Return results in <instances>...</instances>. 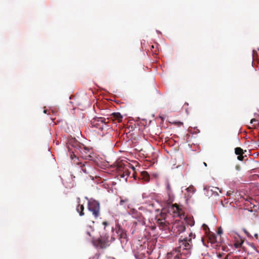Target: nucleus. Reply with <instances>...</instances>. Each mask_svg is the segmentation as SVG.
Segmentation results:
<instances>
[{
	"label": "nucleus",
	"mask_w": 259,
	"mask_h": 259,
	"mask_svg": "<svg viewBox=\"0 0 259 259\" xmlns=\"http://www.w3.org/2000/svg\"><path fill=\"white\" fill-rule=\"evenodd\" d=\"M195 238V235L192 232L189 234L188 237L181 236L179 240V246L168 253L165 259H186L190 254L192 239Z\"/></svg>",
	"instance_id": "obj_1"
},
{
	"label": "nucleus",
	"mask_w": 259,
	"mask_h": 259,
	"mask_svg": "<svg viewBox=\"0 0 259 259\" xmlns=\"http://www.w3.org/2000/svg\"><path fill=\"white\" fill-rule=\"evenodd\" d=\"M68 149L70 152V158L72 160H74V158L77 159L75 153H77L78 151L80 152L81 157L83 159H88L92 157L91 156L93 153L92 149L79 143L75 138L69 140Z\"/></svg>",
	"instance_id": "obj_2"
},
{
	"label": "nucleus",
	"mask_w": 259,
	"mask_h": 259,
	"mask_svg": "<svg viewBox=\"0 0 259 259\" xmlns=\"http://www.w3.org/2000/svg\"><path fill=\"white\" fill-rule=\"evenodd\" d=\"M73 163L74 164L78 165L83 173L91 177V175L94 170V164L93 161H79L78 159H75L73 160Z\"/></svg>",
	"instance_id": "obj_3"
},
{
	"label": "nucleus",
	"mask_w": 259,
	"mask_h": 259,
	"mask_svg": "<svg viewBox=\"0 0 259 259\" xmlns=\"http://www.w3.org/2000/svg\"><path fill=\"white\" fill-rule=\"evenodd\" d=\"M93 244L97 247L101 249L106 248L110 245L108 235L106 234L101 235L97 240L93 241Z\"/></svg>",
	"instance_id": "obj_4"
},
{
	"label": "nucleus",
	"mask_w": 259,
	"mask_h": 259,
	"mask_svg": "<svg viewBox=\"0 0 259 259\" xmlns=\"http://www.w3.org/2000/svg\"><path fill=\"white\" fill-rule=\"evenodd\" d=\"M88 208L92 212L95 219H97L100 215V207L99 203L95 200L88 202Z\"/></svg>",
	"instance_id": "obj_5"
},
{
	"label": "nucleus",
	"mask_w": 259,
	"mask_h": 259,
	"mask_svg": "<svg viewBox=\"0 0 259 259\" xmlns=\"http://www.w3.org/2000/svg\"><path fill=\"white\" fill-rule=\"evenodd\" d=\"M108 122H106V119L104 117H95L91 121V124L92 126L95 127L99 130H103L105 125Z\"/></svg>",
	"instance_id": "obj_6"
},
{
	"label": "nucleus",
	"mask_w": 259,
	"mask_h": 259,
	"mask_svg": "<svg viewBox=\"0 0 259 259\" xmlns=\"http://www.w3.org/2000/svg\"><path fill=\"white\" fill-rule=\"evenodd\" d=\"M164 214H161V218H158L156 219V223L158 225L160 229L165 230L168 228L169 223H168L165 219Z\"/></svg>",
	"instance_id": "obj_7"
},
{
	"label": "nucleus",
	"mask_w": 259,
	"mask_h": 259,
	"mask_svg": "<svg viewBox=\"0 0 259 259\" xmlns=\"http://www.w3.org/2000/svg\"><path fill=\"white\" fill-rule=\"evenodd\" d=\"M172 230L174 233L177 234H180L185 231L186 227L183 222H178L174 224Z\"/></svg>",
	"instance_id": "obj_8"
},
{
	"label": "nucleus",
	"mask_w": 259,
	"mask_h": 259,
	"mask_svg": "<svg viewBox=\"0 0 259 259\" xmlns=\"http://www.w3.org/2000/svg\"><path fill=\"white\" fill-rule=\"evenodd\" d=\"M80 199L79 198H77V202L78 203L76 206V210L79 213V216L82 217L84 215V207L83 204H80Z\"/></svg>",
	"instance_id": "obj_9"
},
{
	"label": "nucleus",
	"mask_w": 259,
	"mask_h": 259,
	"mask_svg": "<svg viewBox=\"0 0 259 259\" xmlns=\"http://www.w3.org/2000/svg\"><path fill=\"white\" fill-rule=\"evenodd\" d=\"M122 116L119 112H114L110 115V118L113 120H117L118 122L122 121Z\"/></svg>",
	"instance_id": "obj_10"
},
{
	"label": "nucleus",
	"mask_w": 259,
	"mask_h": 259,
	"mask_svg": "<svg viewBox=\"0 0 259 259\" xmlns=\"http://www.w3.org/2000/svg\"><path fill=\"white\" fill-rule=\"evenodd\" d=\"M117 234H118V236L119 237L120 239H125L126 237V234L125 232V231L121 228V227H119L116 230Z\"/></svg>",
	"instance_id": "obj_11"
},
{
	"label": "nucleus",
	"mask_w": 259,
	"mask_h": 259,
	"mask_svg": "<svg viewBox=\"0 0 259 259\" xmlns=\"http://www.w3.org/2000/svg\"><path fill=\"white\" fill-rule=\"evenodd\" d=\"M131 214L133 215V217L134 218H137V219L138 218L140 221L141 220V218L142 217V214L141 213L139 212L137 210H136L134 209H133L131 210Z\"/></svg>",
	"instance_id": "obj_12"
},
{
	"label": "nucleus",
	"mask_w": 259,
	"mask_h": 259,
	"mask_svg": "<svg viewBox=\"0 0 259 259\" xmlns=\"http://www.w3.org/2000/svg\"><path fill=\"white\" fill-rule=\"evenodd\" d=\"M158 46L159 45L158 44H155L154 45H152L150 47L151 51L153 54L157 55L158 54V53L159 52V50L158 49Z\"/></svg>",
	"instance_id": "obj_13"
},
{
	"label": "nucleus",
	"mask_w": 259,
	"mask_h": 259,
	"mask_svg": "<svg viewBox=\"0 0 259 259\" xmlns=\"http://www.w3.org/2000/svg\"><path fill=\"white\" fill-rule=\"evenodd\" d=\"M142 179L146 182H148L150 180V176L148 173L146 171H143L141 172Z\"/></svg>",
	"instance_id": "obj_14"
},
{
	"label": "nucleus",
	"mask_w": 259,
	"mask_h": 259,
	"mask_svg": "<svg viewBox=\"0 0 259 259\" xmlns=\"http://www.w3.org/2000/svg\"><path fill=\"white\" fill-rule=\"evenodd\" d=\"M246 150H243L240 147H237L235 149V153L237 155H243L244 153V152H246Z\"/></svg>",
	"instance_id": "obj_15"
},
{
	"label": "nucleus",
	"mask_w": 259,
	"mask_h": 259,
	"mask_svg": "<svg viewBox=\"0 0 259 259\" xmlns=\"http://www.w3.org/2000/svg\"><path fill=\"white\" fill-rule=\"evenodd\" d=\"M93 231H94L93 228L91 225H89V226H88V227L86 229L85 233L87 234V235H89L90 237H91L92 233Z\"/></svg>",
	"instance_id": "obj_16"
},
{
	"label": "nucleus",
	"mask_w": 259,
	"mask_h": 259,
	"mask_svg": "<svg viewBox=\"0 0 259 259\" xmlns=\"http://www.w3.org/2000/svg\"><path fill=\"white\" fill-rule=\"evenodd\" d=\"M250 123L252 124L253 128H257L259 125V122L257 120L253 118L250 120Z\"/></svg>",
	"instance_id": "obj_17"
},
{
	"label": "nucleus",
	"mask_w": 259,
	"mask_h": 259,
	"mask_svg": "<svg viewBox=\"0 0 259 259\" xmlns=\"http://www.w3.org/2000/svg\"><path fill=\"white\" fill-rule=\"evenodd\" d=\"M209 241L211 243H214L217 242V237L214 234H210L208 237Z\"/></svg>",
	"instance_id": "obj_18"
},
{
	"label": "nucleus",
	"mask_w": 259,
	"mask_h": 259,
	"mask_svg": "<svg viewBox=\"0 0 259 259\" xmlns=\"http://www.w3.org/2000/svg\"><path fill=\"white\" fill-rule=\"evenodd\" d=\"M232 259H246V258L243 255H234Z\"/></svg>",
	"instance_id": "obj_19"
},
{
	"label": "nucleus",
	"mask_w": 259,
	"mask_h": 259,
	"mask_svg": "<svg viewBox=\"0 0 259 259\" xmlns=\"http://www.w3.org/2000/svg\"><path fill=\"white\" fill-rule=\"evenodd\" d=\"M128 201V200L127 199L123 200L121 199L119 202L120 205H124V204Z\"/></svg>",
	"instance_id": "obj_20"
},
{
	"label": "nucleus",
	"mask_w": 259,
	"mask_h": 259,
	"mask_svg": "<svg viewBox=\"0 0 259 259\" xmlns=\"http://www.w3.org/2000/svg\"><path fill=\"white\" fill-rule=\"evenodd\" d=\"M244 159V156L243 155H238L237 156V159L240 161H242Z\"/></svg>",
	"instance_id": "obj_21"
},
{
	"label": "nucleus",
	"mask_w": 259,
	"mask_h": 259,
	"mask_svg": "<svg viewBox=\"0 0 259 259\" xmlns=\"http://www.w3.org/2000/svg\"><path fill=\"white\" fill-rule=\"evenodd\" d=\"M217 233L219 235H221V234H222L223 233V230L221 229V228H218Z\"/></svg>",
	"instance_id": "obj_22"
},
{
	"label": "nucleus",
	"mask_w": 259,
	"mask_h": 259,
	"mask_svg": "<svg viewBox=\"0 0 259 259\" xmlns=\"http://www.w3.org/2000/svg\"><path fill=\"white\" fill-rule=\"evenodd\" d=\"M242 243V242L241 243H236L235 244V245L236 247H239L241 246Z\"/></svg>",
	"instance_id": "obj_23"
},
{
	"label": "nucleus",
	"mask_w": 259,
	"mask_h": 259,
	"mask_svg": "<svg viewBox=\"0 0 259 259\" xmlns=\"http://www.w3.org/2000/svg\"><path fill=\"white\" fill-rule=\"evenodd\" d=\"M203 227L204 230H205V231H206V230H207V229H208V228L207 226V225H205V224H204V225H203Z\"/></svg>",
	"instance_id": "obj_24"
},
{
	"label": "nucleus",
	"mask_w": 259,
	"mask_h": 259,
	"mask_svg": "<svg viewBox=\"0 0 259 259\" xmlns=\"http://www.w3.org/2000/svg\"><path fill=\"white\" fill-rule=\"evenodd\" d=\"M224 259H232L230 257V255L229 254H228L225 258Z\"/></svg>",
	"instance_id": "obj_25"
},
{
	"label": "nucleus",
	"mask_w": 259,
	"mask_h": 259,
	"mask_svg": "<svg viewBox=\"0 0 259 259\" xmlns=\"http://www.w3.org/2000/svg\"><path fill=\"white\" fill-rule=\"evenodd\" d=\"M108 224L109 223L105 221L103 222V225H104L105 226L108 225Z\"/></svg>",
	"instance_id": "obj_26"
},
{
	"label": "nucleus",
	"mask_w": 259,
	"mask_h": 259,
	"mask_svg": "<svg viewBox=\"0 0 259 259\" xmlns=\"http://www.w3.org/2000/svg\"><path fill=\"white\" fill-rule=\"evenodd\" d=\"M191 189H193V187H189V188H187L186 189V190H187V191H190V190H191Z\"/></svg>",
	"instance_id": "obj_27"
},
{
	"label": "nucleus",
	"mask_w": 259,
	"mask_h": 259,
	"mask_svg": "<svg viewBox=\"0 0 259 259\" xmlns=\"http://www.w3.org/2000/svg\"><path fill=\"white\" fill-rule=\"evenodd\" d=\"M167 188L168 190H170V185L168 184L167 185Z\"/></svg>",
	"instance_id": "obj_28"
},
{
	"label": "nucleus",
	"mask_w": 259,
	"mask_h": 259,
	"mask_svg": "<svg viewBox=\"0 0 259 259\" xmlns=\"http://www.w3.org/2000/svg\"><path fill=\"white\" fill-rule=\"evenodd\" d=\"M203 164L205 166H207V164L205 162H203Z\"/></svg>",
	"instance_id": "obj_29"
},
{
	"label": "nucleus",
	"mask_w": 259,
	"mask_h": 259,
	"mask_svg": "<svg viewBox=\"0 0 259 259\" xmlns=\"http://www.w3.org/2000/svg\"><path fill=\"white\" fill-rule=\"evenodd\" d=\"M254 236H255V237L256 238H257V237H258L257 234H255V235H254Z\"/></svg>",
	"instance_id": "obj_30"
}]
</instances>
